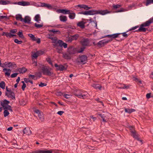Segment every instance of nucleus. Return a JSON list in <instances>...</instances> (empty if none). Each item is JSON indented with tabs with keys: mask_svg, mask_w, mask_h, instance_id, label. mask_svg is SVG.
<instances>
[{
	"mask_svg": "<svg viewBox=\"0 0 153 153\" xmlns=\"http://www.w3.org/2000/svg\"><path fill=\"white\" fill-rule=\"evenodd\" d=\"M42 67L41 68L40 66L39 67L41 68V70L43 74L44 75L51 76L53 74V72L51 71L52 69L51 68H48V66H45L44 65H41Z\"/></svg>",
	"mask_w": 153,
	"mask_h": 153,
	"instance_id": "f257e3e1",
	"label": "nucleus"
},
{
	"mask_svg": "<svg viewBox=\"0 0 153 153\" xmlns=\"http://www.w3.org/2000/svg\"><path fill=\"white\" fill-rule=\"evenodd\" d=\"M54 66L56 68V71H62L67 70L68 68V65L67 63H65L63 65L60 64L58 65L57 63L54 64Z\"/></svg>",
	"mask_w": 153,
	"mask_h": 153,
	"instance_id": "f03ea898",
	"label": "nucleus"
},
{
	"mask_svg": "<svg viewBox=\"0 0 153 153\" xmlns=\"http://www.w3.org/2000/svg\"><path fill=\"white\" fill-rule=\"evenodd\" d=\"M78 14H82L86 15H91L98 14V10H89L87 11H81L79 12Z\"/></svg>",
	"mask_w": 153,
	"mask_h": 153,
	"instance_id": "7ed1b4c3",
	"label": "nucleus"
},
{
	"mask_svg": "<svg viewBox=\"0 0 153 153\" xmlns=\"http://www.w3.org/2000/svg\"><path fill=\"white\" fill-rule=\"evenodd\" d=\"M1 101V105L3 109L8 110L12 108L11 106L9 105L10 102L6 99H4L2 101Z\"/></svg>",
	"mask_w": 153,
	"mask_h": 153,
	"instance_id": "20e7f679",
	"label": "nucleus"
},
{
	"mask_svg": "<svg viewBox=\"0 0 153 153\" xmlns=\"http://www.w3.org/2000/svg\"><path fill=\"white\" fill-rule=\"evenodd\" d=\"M6 88L5 96H7L8 98H11L12 100H15V97L14 92L12 91L11 90H9L8 87L6 86Z\"/></svg>",
	"mask_w": 153,
	"mask_h": 153,
	"instance_id": "39448f33",
	"label": "nucleus"
},
{
	"mask_svg": "<svg viewBox=\"0 0 153 153\" xmlns=\"http://www.w3.org/2000/svg\"><path fill=\"white\" fill-rule=\"evenodd\" d=\"M77 52V48L74 46H70L67 48V52L69 55H73L76 54Z\"/></svg>",
	"mask_w": 153,
	"mask_h": 153,
	"instance_id": "423d86ee",
	"label": "nucleus"
},
{
	"mask_svg": "<svg viewBox=\"0 0 153 153\" xmlns=\"http://www.w3.org/2000/svg\"><path fill=\"white\" fill-rule=\"evenodd\" d=\"M81 44L83 47L91 46V45H90V41L88 38H84L80 42Z\"/></svg>",
	"mask_w": 153,
	"mask_h": 153,
	"instance_id": "0eeeda50",
	"label": "nucleus"
},
{
	"mask_svg": "<svg viewBox=\"0 0 153 153\" xmlns=\"http://www.w3.org/2000/svg\"><path fill=\"white\" fill-rule=\"evenodd\" d=\"M79 60L78 61L79 63L84 64L86 63L87 60V56L85 55H79Z\"/></svg>",
	"mask_w": 153,
	"mask_h": 153,
	"instance_id": "6e6552de",
	"label": "nucleus"
},
{
	"mask_svg": "<svg viewBox=\"0 0 153 153\" xmlns=\"http://www.w3.org/2000/svg\"><path fill=\"white\" fill-rule=\"evenodd\" d=\"M79 37L78 34H76L74 35L71 36L67 38V41L70 42H71L73 40H76Z\"/></svg>",
	"mask_w": 153,
	"mask_h": 153,
	"instance_id": "1a4fd4ad",
	"label": "nucleus"
},
{
	"mask_svg": "<svg viewBox=\"0 0 153 153\" xmlns=\"http://www.w3.org/2000/svg\"><path fill=\"white\" fill-rule=\"evenodd\" d=\"M28 36L30 38V39L33 41H36V42L39 44L41 42V40L40 38H36L34 35L32 34H29Z\"/></svg>",
	"mask_w": 153,
	"mask_h": 153,
	"instance_id": "9d476101",
	"label": "nucleus"
},
{
	"mask_svg": "<svg viewBox=\"0 0 153 153\" xmlns=\"http://www.w3.org/2000/svg\"><path fill=\"white\" fill-rule=\"evenodd\" d=\"M70 10L66 9H59L56 11L58 13H61L65 14H69L70 13Z\"/></svg>",
	"mask_w": 153,
	"mask_h": 153,
	"instance_id": "9b49d317",
	"label": "nucleus"
},
{
	"mask_svg": "<svg viewBox=\"0 0 153 153\" xmlns=\"http://www.w3.org/2000/svg\"><path fill=\"white\" fill-rule=\"evenodd\" d=\"M14 4H18L19 5H22L23 6H28L30 5V3L28 1H22L18 2H15Z\"/></svg>",
	"mask_w": 153,
	"mask_h": 153,
	"instance_id": "f8f14e48",
	"label": "nucleus"
},
{
	"mask_svg": "<svg viewBox=\"0 0 153 153\" xmlns=\"http://www.w3.org/2000/svg\"><path fill=\"white\" fill-rule=\"evenodd\" d=\"M27 71V69L25 67L16 69L14 72H19L20 74H24Z\"/></svg>",
	"mask_w": 153,
	"mask_h": 153,
	"instance_id": "ddd939ff",
	"label": "nucleus"
},
{
	"mask_svg": "<svg viewBox=\"0 0 153 153\" xmlns=\"http://www.w3.org/2000/svg\"><path fill=\"white\" fill-rule=\"evenodd\" d=\"M144 27H145L144 26L143 24H142L140 25L139 29H138L137 30H136L134 32H145L146 30V29H147V28H145Z\"/></svg>",
	"mask_w": 153,
	"mask_h": 153,
	"instance_id": "4468645a",
	"label": "nucleus"
},
{
	"mask_svg": "<svg viewBox=\"0 0 153 153\" xmlns=\"http://www.w3.org/2000/svg\"><path fill=\"white\" fill-rule=\"evenodd\" d=\"M110 13L111 12L107 9L104 10H98V14L102 15H104Z\"/></svg>",
	"mask_w": 153,
	"mask_h": 153,
	"instance_id": "2eb2a0df",
	"label": "nucleus"
},
{
	"mask_svg": "<svg viewBox=\"0 0 153 153\" xmlns=\"http://www.w3.org/2000/svg\"><path fill=\"white\" fill-rule=\"evenodd\" d=\"M153 23V17L149 19L148 21L142 24L145 27L149 26L151 24Z\"/></svg>",
	"mask_w": 153,
	"mask_h": 153,
	"instance_id": "dca6fc26",
	"label": "nucleus"
},
{
	"mask_svg": "<svg viewBox=\"0 0 153 153\" xmlns=\"http://www.w3.org/2000/svg\"><path fill=\"white\" fill-rule=\"evenodd\" d=\"M22 22H24L25 23L30 24L32 22H31V18H30L28 16H25L24 19H22Z\"/></svg>",
	"mask_w": 153,
	"mask_h": 153,
	"instance_id": "f3484780",
	"label": "nucleus"
},
{
	"mask_svg": "<svg viewBox=\"0 0 153 153\" xmlns=\"http://www.w3.org/2000/svg\"><path fill=\"white\" fill-rule=\"evenodd\" d=\"M82 93L81 91L79 89H76L74 91L73 94L74 95L79 98Z\"/></svg>",
	"mask_w": 153,
	"mask_h": 153,
	"instance_id": "a211bd4d",
	"label": "nucleus"
},
{
	"mask_svg": "<svg viewBox=\"0 0 153 153\" xmlns=\"http://www.w3.org/2000/svg\"><path fill=\"white\" fill-rule=\"evenodd\" d=\"M30 153H48L47 149H38L35 151H32Z\"/></svg>",
	"mask_w": 153,
	"mask_h": 153,
	"instance_id": "6ab92c4d",
	"label": "nucleus"
},
{
	"mask_svg": "<svg viewBox=\"0 0 153 153\" xmlns=\"http://www.w3.org/2000/svg\"><path fill=\"white\" fill-rule=\"evenodd\" d=\"M62 40H59L56 41V42L54 43V44H53V46L54 48H58L61 47V44Z\"/></svg>",
	"mask_w": 153,
	"mask_h": 153,
	"instance_id": "aec40b11",
	"label": "nucleus"
},
{
	"mask_svg": "<svg viewBox=\"0 0 153 153\" xmlns=\"http://www.w3.org/2000/svg\"><path fill=\"white\" fill-rule=\"evenodd\" d=\"M6 71L4 74L5 76H9L11 72V70L9 69H7L6 68H4L3 69V71L4 72Z\"/></svg>",
	"mask_w": 153,
	"mask_h": 153,
	"instance_id": "412c9836",
	"label": "nucleus"
},
{
	"mask_svg": "<svg viewBox=\"0 0 153 153\" xmlns=\"http://www.w3.org/2000/svg\"><path fill=\"white\" fill-rule=\"evenodd\" d=\"M7 67L8 68H15L17 67V65L14 62H9L7 63Z\"/></svg>",
	"mask_w": 153,
	"mask_h": 153,
	"instance_id": "4be33fe9",
	"label": "nucleus"
},
{
	"mask_svg": "<svg viewBox=\"0 0 153 153\" xmlns=\"http://www.w3.org/2000/svg\"><path fill=\"white\" fill-rule=\"evenodd\" d=\"M85 22L83 21H80L78 22L77 24V26L80 27L82 29H83L85 27Z\"/></svg>",
	"mask_w": 153,
	"mask_h": 153,
	"instance_id": "5701e85b",
	"label": "nucleus"
},
{
	"mask_svg": "<svg viewBox=\"0 0 153 153\" xmlns=\"http://www.w3.org/2000/svg\"><path fill=\"white\" fill-rule=\"evenodd\" d=\"M70 55L66 53H63L62 57L65 59L70 60L71 59Z\"/></svg>",
	"mask_w": 153,
	"mask_h": 153,
	"instance_id": "b1692460",
	"label": "nucleus"
},
{
	"mask_svg": "<svg viewBox=\"0 0 153 153\" xmlns=\"http://www.w3.org/2000/svg\"><path fill=\"white\" fill-rule=\"evenodd\" d=\"M11 4L12 3L10 1L0 0V4L6 5Z\"/></svg>",
	"mask_w": 153,
	"mask_h": 153,
	"instance_id": "393cba45",
	"label": "nucleus"
},
{
	"mask_svg": "<svg viewBox=\"0 0 153 153\" xmlns=\"http://www.w3.org/2000/svg\"><path fill=\"white\" fill-rule=\"evenodd\" d=\"M59 19L61 22H65L67 20V18L65 16L61 15L59 16Z\"/></svg>",
	"mask_w": 153,
	"mask_h": 153,
	"instance_id": "a878e982",
	"label": "nucleus"
},
{
	"mask_svg": "<svg viewBox=\"0 0 153 153\" xmlns=\"http://www.w3.org/2000/svg\"><path fill=\"white\" fill-rule=\"evenodd\" d=\"M125 111L126 112L128 113L129 114H130L131 113L134 112L136 111V110L134 109L131 108L130 109L128 108H124Z\"/></svg>",
	"mask_w": 153,
	"mask_h": 153,
	"instance_id": "bb28decb",
	"label": "nucleus"
},
{
	"mask_svg": "<svg viewBox=\"0 0 153 153\" xmlns=\"http://www.w3.org/2000/svg\"><path fill=\"white\" fill-rule=\"evenodd\" d=\"M92 86L95 89H98L100 90H101V88H102V86L101 85L99 84H93L92 85Z\"/></svg>",
	"mask_w": 153,
	"mask_h": 153,
	"instance_id": "cd10ccee",
	"label": "nucleus"
},
{
	"mask_svg": "<svg viewBox=\"0 0 153 153\" xmlns=\"http://www.w3.org/2000/svg\"><path fill=\"white\" fill-rule=\"evenodd\" d=\"M46 52V51L45 49H43L41 50L37 51V52L38 53L39 56L43 55V54L45 53Z\"/></svg>",
	"mask_w": 153,
	"mask_h": 153,
	"instance_id": "c85d7f7f",
	"label": "nucleus"
},
{
	"mask_svg": "<svg viewBox=\"0 0 153 153\" xmlns=\"http://www.w3.org/2000/svg\"><path fill=\"white\" fill-rule=\"evenodd\" d=\"M17 35L19 36L21 38L23 39H26V38H25V36L24 35L23 33H22V30L21 31H19L17 33Z\"/></svg>",
	"mask_w": 153,
	"mask_h": 153,
	"instance_id": "c756f323",
	"label": "nucleus"
},
{
	"mask_svg": "<svg viewBox=\"0 0 153 153\" xmlns=\"http://www.w3.org/2000/svg\"><path fill=\"white\" fill-rule=\"evenodd\" d=\"M49 32H52L54 34H57L59 35L61 34V32L59 30H56L54 29L50 30Z\"/></svg>",
	"mask_w": 153,
	"mask_h": 153,
	"instance_id": "7c9ffc66",
	"label": "nucleus"
},
{
	"mask_svg": "<svg viewBox=\"0 0 153 153\" xmlns=\"http://www.w3.org/2000/svg\"><path fill=\"white\" fill-rule=\"evenodd\" d=\"M5 36L8 38L9 37V38H11L14 36H16V35L13 34H11L10 32L9 33L7 32H6Z\"/></svg>",
	"mask_w": 153,
	"mask_h": 153,
	"instance_id": "2f4dec72",
	"label": "nucleus"
},
{
	"mask_svg": "<svg viewBox=\"0 0 153 153\" xmlns=\"http://www.w3.org/2000/svg\"><path fill=\"white\" fill-rule=\"evenodd\" d=\"M38 116L39 118V120L41 121H44V117L43 114V113L41 112L38 114Z\"/></svg>",
	"mask_w": 153,
	"mask_h": 153,
	"instance_id": "473e14b6",
	"label": "nucleus"
},
{
	"mask_svg": "<svg viewBox=\"0 0 153 153\" xmlns=\"http://www.w3.org/2000/svg\"><path fill=\"white\" fill-rule=\"evenodd\" d=\"M59 150L56 149H52L49 150H47L48 153H58Z\"/></svg>",
	"mask_w": 153,
	"mask_h": 153,
	"instance_id": "72a5a7b5",
	"label": "nucleus"
},
{
	"mask_svg": "<svg viewBox=\"0 0 153 153\" xmlns=\"http://www.w3.org/2000/svg\"><path fill=\"white\" fill-rule=\"evenodd\" d=\"M68 14L69 17L71 19H74L76 16L75 13L74 12L71 13L70 12V13Z\"/></svg>",
	"mask_w": 153,
	"mask_h": 153,
	"instance_id": "f704fd0d",
	"label": "nucleus"
},
{
	"mask_svg": "<svg viewBox=\"0 0 153 153\" xmlns=\"http://www.w3.org/2000/svg\"><path fill=\"white\" fill-rule=\"evenodd\" d=\"M86 48V47H83L80 48L78 50H77L76 53H82L84 51V50Z\"/></svg>",
	"mask_w": 153,
	"mask_h": 153,
	"instance_id": "c9c22d12",
	"label": "nucleus"
},
{
	"mask_svg": "<svg viewBox=\"0 0 153 153\" xmlns=\"http://www.w3.org/2000/svg\"><path fill=\"white\" fill-rule=\"evenodd\" d=\"M38 56H39V55L37 51L36 52H35L31 56L33 60V59H36Z\"/></svg>",
	"mask_w": 153,
	"mask_h": 153,
	"instance_id": "e433bc0d",
	"label": "nucleus"
},
{
	"mask_svg": "<svg viewBox=\"0 0 153 153\" xmlns=\"http://www.w3.org/2000/svg\"><path fill=\"white\" fill-rule=\"evenodd\" d=\"M131 133L132 134V136L134 138L137 137L138 136L137 134L136 131L135 130H133L131 131Z\"/></svg>",
	"mask_w": 153,
	"mask_h": 153,
	"instance_id": "4c0bfd02",
	"label": "nucleus"
},
{
	"mask_svg": "<svg viewBox=\"0 0 153 153\" xmlns=\"http://www.w3.org/2000/svg\"><path fill=\"white\" fill-rule=\"evenodd\" d=\"M34 20L38 22L39 21H40V17L39 14L36 15L34 17Z\"/></svg>",
	"mask_w": 153,
	"mask_h": 153,
	"instance_id": "58836bf2",
	"label": "nucleus"
},
{
	"mask_svg": "<svg viewBox=\"0 0 153 153\" xmlns=\"http://www.w3.org/2000/svg\"><path fill=\"white\" fill-rule=\"evenodd\" d=\"M28 131H29L30 132H31L30 129L28 128H25L23 130V133L24 134H29Z\"/></svg>",
	"mask_w": 153,
	"mask_h": 153,
	"instance_id": "ea45409f",
	"label": "nucleus"
},
{
	"mask_svg": "<svg viewBox=\"0 0 153 153\" xmlns=\"http://www.w3.org/2000/svg\"><path fill=\"white\" fill-rule=\"evenodd\" d=\"M16 19L17 20H20L22 22V19H23V18H22L21 15L18 14L16 15Z\"/></svg>",
	"mask_w": 153,
	"mask_h": 153,
	"instance_id": "a19ab883",
	"label": "nucleus"
},
{
	"mask_svg": "<svg viewBox=\"0 0 153 153\" xmlns=\"http://www.w3.org/2000/svg\"><path fill=\"white\" fill-rule=\"evenodd\" d=\"M87 20L89 21L90 23H91L92 22H94L95 24V26L94 27H96V29H97V22L96 21V20H93L91 18H90V19H89V20Z\"/></svg>",
	"mask_w": 153,
	"mask_h": 153,
	"instance_id": "79ce46f5",
	"label": "nucleus"
},
{
	"mask_svg": "<svg viewBox=\"0 0 153 153\" xmlns=\"http://www.w3.org/2000/svg\"><path fill=\"white\" fill-rule=\"evenodd\" d=\"M121 6V5L120 4H117L115 5L114 4H113V10H116L117 9L120 8V7Z\"/></svg>",
	"mask_w": 153,
	"mask_h": 153,
	"instance_id": "37998d69",
	"label": "nucleus"
},
{
	"mask_svg": "<svg viewBox=\"0 0 153 153\" xmlns=\"http://www.w3.org/2000/svg\"><path fill=\"white\" fill-rule=\"evenodd\" d=\"M121 34V33H116L112 34V39H115L117 38H119V35Z\"/></svg>",
	"mask_w": 153,
	"mask_h": 153,
	"instance_id": "c03bdc74",
	"label": "nucleus"
},
{
	"mask_svg": "<svg viewBox=\"0 0 153 153\" xmlns=\"http://www.w3.org/2000/svg\"><path fill=\"white\" fill-rule=\"evenodd\" d=\"M46 61L48 62L49 64L52 67H53V65L52 62V61L51 59V58H50L48 57V58H46Z\"/></svg>",
	"mask_w": 153,
	"mask_h": 153,
	"instance_id": "a18cd8bd",
	"label": "nucleus"
},
{
	"mask_svg": "<svg viewBox=\"0 0 153 153\" xmlns=\"http://www.w3.org/2000/svg\"><path fill=\"white\" fill-rule=\"evenodd\" d=\"M4 111L3 112V114L4 115V117H6L7 116L10 114L9 112L8 111V110H7L4 109Z\"/></svg>",
	"mask_w": 153,
	"mask_h": 153,
	"instance_id": "49530a36",
	"label": "nucleus"
},
{
	"mask_svg": "<svg viewBox=\"0 0 153 153\" xmlns=\"http://www.w3.org/2000/svg\"><path fill=\"white\" fill-rule=\"evenodd\" d=\"M5 82L2 81L0 83V87L2 89H4L5 88Z\"/></svg>",
	"mask_w": 153,
	"mask_h": 153,
	"instance_id": "de8ad7c7",
	"label": "nucleus"
},
{
	"mask_svg": "<svg viewBox=\"0 0 153 153\" xmlns=\"http://www.w3.org/2000/svg\"><path fill=\"white\" fill-rule=\"evenodd\" d=\"M60 48H62L63 47L64 48H65L67 47L68 45L66 43L64 42L62 40L61 44V43Z\"/></svg>",
	"mask_w": 153,
	"mask_h": 153,
	"instance_id": "09e8293b",
	"label": "nucleus"
},
{
	"mask_svg": "<svg viewBox=\"0 0 153 153\" xmlns=\"http://www.w3.org/2000/svg\"><path fill=\"white\" fill-rule=\"evenodd\" d=\"M151 4H153V0H146L145 5L148 6Z\"/></svg>",
	"mask_w": 153,
	"mask_h": 153,
	"instance_id": "8fccbe9b",
	"label": "nucleus"
},
{
	"mask_svg": "<svg viewBox=\"0 0 153 153\" xmlns=\"http://www.w3.org/2000/svg\"><path fill=\"white\" fill-rule=\"evenodd\" d=\"M123 85H124V86L122 87H119V89H128L129 88V85H126V84H123Z\"/></svg>",
	"mask_w": 153,
	"mask_h": 153,
	"instance_id": "3c124183",
	"label": "nucleus"
},
{
	"mask_svg": "<svg viewBox=\"0 0 153 153\" xmlns=\"http://www.w3.org/2000/svg\"><path fill=\"white\" fill-rule=\"evenodd\" d=\"M45 7H46L48 8L49 10H52L53 8V7L51 4L46 3Z\"/></svg>",
	"mask_w": 153,
	"mask_h": 153,
	"instance_id": "603ef678",
	"label": "nucleus"
},
{
	"mask_svg": "<svg viewBox=\"0 0 153 153\" xmlns=\"http://www.w3.org/2000/svg\"><path fill=\"white\" fill-rule=\"evenodd\" d=\"M14 42L18 44H21L23 42L22 41H19L17 39H15L14 40Z\"/></svg>",
	"mask_w": 153,
	"mask_h": 153,
	"instance_id": "864d4df0",
	"label": "nucleus"
},
{
	"mask_svg": "<svg viewBox=\"0 0 153 153\" xmlns=\"http://www.w3.org/2000/svg\"><path fill=\"white\" fill-rule=\"evenodd\" d=\"M35 76L34 75H32V74H29L28 76V78L29 79H32L34 80H36L37 79V78H35Z\"/></svg>",
	"mask_w": 153,
	"mask_h": 153,
	"instance_id": "5fc2aeb1",
	"label": "nucleus"
},
{
	"mask_svg": "<svg viewBox=\"0 0 153 153\" xmlns=\"http://www.w3.org/2000/svg\"><path fill=\"white\" fill-rule=\"evenodd\" d=\"M56 49L57 51V52L59 53H62V51L63 50L62 48H56Z\"/></svg>",
	"mask_w": 153,
	"mask_h": 153,
	"instance_id": "6e6d98bb",
	"label": "nucleus"
},
{
	"mask_svg": "<svg viewBox=\"0 0 153 153\" xmlns=\"http://www.w3.org/2000/svg\"><path fill=\"white\" fill-rule=\"evenodd\" d=\"M34 26L37 28H40L43 26V25L42 24H39L35 23L34 24Z\"/></svg>",
	"mask_w": 153,
	"mask_h": 153,
	"instance_id": "4d7b16f0",
	"label": "nucleus"
},
{
	"mask_svg": "<svg viewBox=\"0 0 153 153\" xmlns=\"http://www.w3.org/2000/svg\"><path fill=\"white\" fill-rule=\"evenodd\" d=\"M96 101L98 103H100L103 106H104V104L102 101L100 100V99L99 98H97L95 99Z\"/></svg>",
	"mask_w": 153,
	"mask_h": 153,
	"instance_id": "13d9d810",
	"label": "nucleus"
},
{
	"mask_svg": "<svg viewBox=\"0 0 153 153\" xmlns=\"http://www.w3.org/2000/svg\"><path fill=\"white\" fill-rule=\"evenodd\" d=\"M129 30L127 31L126 32H124L123 33H121V34H122L123 36L125 37V38H126L128 37V35L126 33Z\"/></svg>",
	"mask_w": 153,
	"mask_h": 153,
	"instance_id": "bf43d9fd",
	"label": "nucleus"
},
{
	"mask_svg": "<svg viewBox=\"0 0 153 153\" xmlns=\"http://www.w3.org/2000/svg\"><path fill=\"white\" fill-rule=\"evenodd\" d=\"M65 28H70L72 29H76V28L74 26L68 25Z\"/></svg>",
	"mask_w": 153,
	"mask_h": 153,
	"instance_id": "052dcab7",
	"label": "nucleus"
},
{
	"mask_svg": "<svg viewBox=\"0 0 153 153\" xmlns=\"http://www.w3.org/2000/svg\"><path fill=\"white\" fill-rule=\"evenodd\" d=\"M17 31V29H14L12 30H10V32L11 34H14L16 33Z\"/></svg>",
	"mask_w": 153,
	"mask_h": 153,
	"instance_id": "680f3d73",
	"label": "nucleus"
},
{
	"mask_svg": "<svg viewBox=\"0 0 153 153\" xmlns=\"http://www.w3.org/2000/svg\"><path fill=\"white\" fill-rule=\"evenodd\" d=\"M151 93H147L146 95V98L149 99L151 97H153V96H151Z\"/></svg>",
	"mask_w": 153,
	"mask_h": 153,
	"instance_id": "e2e57ef3",
	"label": "nucleus"
},
{
	"mask_svg": "<svg viewBox=\"0 0 153 153\" xmlns=\"http://www.w3.org/2000/svg\"><path fill=\"white\" fill-rule=\"evenodd\" d=\"M104 42H105V43L106 44L107 43H109V42H111L112 39H104V40H103Z\"/></svg>",
	"mask_w": 153,
	"mask_h": 153,
	"instance_id": "0e129e2a",
	"label": "nucleus"
},
{
	"mask_svg": "<svg viewBox=\"0 0 153 153\" xmlns=\"http://www.w3.org/2000/svg\"><path fill=\"white\" fill-rule=\"evenodd\" d=\"M33 94L34 95V97L35 98H38V95H39V92L38 91H36L33 93Z\"/></svg>",
	"mask_w": 153,
	"mask_h": 153,
	"instance_id": "69168bd1",
	"label": "nucleus"
},
{
	"mask_svg": "<svg viewBox=\"0 0 153 153\" xmlns=\"http://www.w3.org/2000/svg\"><path fill=\"white\" fill-rule=\"evenodd\" d=\"M47 84L46 83L41 82L40 84L39 85V86L40 87H43L44 86H46Z\"/></svg>",
	"mask_w": 153,
	"mask_h": 153,
	"instance_id": "338daca9",
	"label": "nucleus"
},
{
	"mask_svg": "<svg viewBox=\"0 0 153 153\" xmlns=\"http://www.w3.org/2000/svg\"><path fill=\"white\" fill-rule=\"evenodd\" d=\"M20 104L21 105H24L26 104V102L25 101L23 100H21L20 101H19Z\"/></svg>",
	"mask_w": 153,
	"mask_h": 153,
	"instance_id": "774afa93",
	"label": "nucleus"
}]
</instances>
